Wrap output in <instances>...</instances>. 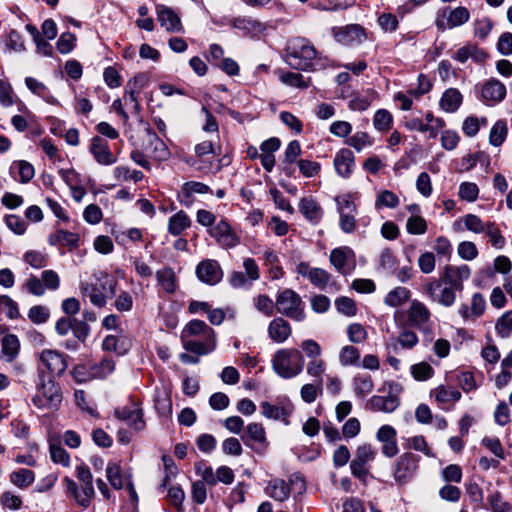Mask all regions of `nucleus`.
<instances>
[{"label": "nucleus", "instance_id": "nucleus-53", "mask_svg": "<svg viewBox=\"0 0 512 512\" xmlns=\"http://www.w3.org/2000/svg\"><path fill=\"white\" fill-rule=\"evenodd\" d=\"M470 18V13L466 7L460 6L450 11L447 18L449 27H457L466 23Z\"/></svg>", "mask_w": 512, "mask_h": 512}, {"label": "nucleus", "instance_id": "nucleus-38", "mask_svg": "<svg viewBox=\"0 0 512 512\" xmlns=\"http://www.w3.org/2000/svg\"><path fill=\"white\" fill-rule=\"evenodd\" d=\"M63 483L65 485L66 494L71 497L78 506L84 509L90 506L87 498L81 493V488L74 480L69 477H64Z\"/></svg>", "mask_w": 512, "mask_h": 512}, {"label": "nucleus", "instance_id": "nucleus-25", "mask_svg": "<svg viewBox=\"0 0 512 512\" xmlns=\"http://www.w3.org/2000/svg\"><path fill=\"white\" fill-rule=\"evenodd\" d=\"M80 237L77 233L67 230H57L48 237V243L51 246L61 245L73 251L79 247Z\"/></svg>", "mask_w": 512, "mask_h": 512}, {"label": "nucleus", "instance_id": "nucleus-24", "mask_svg": "<svg viewBox=\"0 0 512 512\" xmlns=\"http://www.w3.org/2000/svg\"><path fill=\"white\" fill-rule=\"evenodd\" d=\"M340 221L339 225L344 233H352L356 228V206L348 199L344 200L343 206L339 203Z\"/></svg>", "mask_w": 512, "mask_h": 512}, {"label": "nucleus", "instance_id": "nucleus-17", "mask_svg": "<svg viewBox=\"0 0 512 512\" xmlns=\"http://www.w3.org/2000/svg\"><path fill=\"white\" fill-rule=\"evenodd\" d=\"M40 362L54 375H61L67 368V362L63 354L56 350H44L40 354Z\"/></svg>", "mask_w": 512, "mask_h": 512}, {"label": "nucleus", "instance_id": "nucleus-54", "mask_svg": "<svg viewBox=\"0 0 512 512\" xmlns=\"http://www.w3.org/2000/svg\"><path fill=\"white\" fill-rule=\"evenodd\" d=\"M406 229L409 234L422 235L427 231V222L419 215H411L407 219Z\"/></svg>", "mask_w": 512, "mask_h": 512}, {"label": "nucleus", "instance_id": "nucleus-51", "mask_svg": "<svg viewBox=\"0 0 512 512\" xmlns=\"http://www.w3.org/2000/svg\"><path fill=\"white\" fill-rule=\"evenodd\" d=\"M50 457L51 460L56 464H61L64 467H68L70 464L69 453L61 446L60 443H50Z\"/></svg>", "mask_w": 512, "mask_h": 512}, {"label": "nucleus", "instance_id": "nucleus-11", "mask_svg": "<svg viewBox=\"0 0 512 512\" xmlns=\"http://www.w3.org/2000/svg\"><path fill=\"white\" fill-rule=\"evenodd\" d=\"M209 234L221 247L226 249L233 248L240 243V237L226 220H220L210 228Z\"/></svg>", "mask_w": 512, "mask_h": 512}, {"label": "nucleus", "instance_id": "nucleus-35", "mask_svg": "<svg viewBox=\"0 0 512 512\" xmlns=\"http://www.w3.org/2000/svg\"><path fill=\"white\" fill-rule=\"evenodd\" d=\"M411 296L409 289L398 286L387 293L384 298V303L390 307H398L406 303Z\"/></svg>", "mask_w": 512, "mask_h": 512}, {"label": "nucleus", "instance_id": "nucleus-48", "mask_svg": "<svg viewBox=\"0 0 512 512\" xmlns=\"http://www.w3.org/2000/svg\"><path fill=\"white\" fill-rule=\"evenodd\" d=\"M360 359L359 350L351 345L344 346L339 354V362L343 366H352L358 364Z\"/></svg>", "mask_w": 512, "mask_h": 512}, {"label": "nucleus", "instance_id": "nucleus-5", "mask_svg": "<svg viewBox=\"0 0 512 512\" xmlns=\"http://www.w3.org/2000/svg\"><path fill=\"white\" fill-rule=\"evenodd\" d=\"M275 308L278 313L296 322H301L306 317L301 296L289 288L278 293Z\"/></svg>", "mask_w": 512, "mask_h": 512}, {"label": "nucleus", "instance_id": "nucleus-43", "mask_svg": "<svg viewBox=\"0 0 512 512\" xmlns=\"http://www.w3.org/2000/svg\"><path fill=\"white\" fill-rule=\"evenodd\" d=\"M323 392L322 381H314L313 383L305 384L301 387L300 395L304 402L312 403Z\"/></svg>", "mask_w": 512, "mask_h": 512}, {"label": "nucleus", "instance_id": "nucleus-27", "mask_svg": "<svg viewBox=\"0 0 512 512\" xmlns=\"http://www.w3.org/2000/svg\"><path fill=\"white\" fill-rule=\"evenodd\" d=\"M232 26L246 34L259 35L265 30V25L251 16H239L232 20Z\"/></svg>", "mask_w": 512, "mask_h": 512}, {"label": "nucleus", "instance_id": "nucleus-59", "mask_svg": "<svg viewBox=\"0 0 512 512\" xmlns=\"http://www.w3.org/2000/svg\"><path fill=\"white\" fill-rule=\"evenodd\" d=\"M346 143L358 152L373 144L372 139L366 132H357L346 140Z\"/></svg>", "mask_w": 512, "mask_h": 512}, {"label": "nucleus", "instance_id": "nucleus-56", "mask_svg": "<svg viewBox=\"0 0 512 512\" xmlns=\"http://www.w3.org/2000/svg\"><path fill=\"white\" fill-rule=\"evenodd\" d=\"M495 329L498 335L502 338H507L512 333V310L504 313L495 324Z\"/></svg>", "mask_w": 512, "mask_h": 512}, {"label": "nucleus", "instance_id": "nucleus-4", "mask_svg": "<svg viewBox=\"0 0 512 512\" xmlns=\"http://www.w3.org/2000/svg\"><path fill=\"white\" fill-rule=\"evenodd\" d=\"M386 395H374L370 398L367 406L371 411L391 413L400 405L399 395L402 393V386L394 381L385 382L380 389Z\"/></svg>", "mask_w": 512, "mask_h": 512}, {"label": "nucleus", "instance_id": "nucleus-55", "mask_svg": "<svg viewBox=\"0 0 512 512\" xmlns=\"http://www.w3.org/2000/svg\"><path fill=\"white\" fill-rule=\"evenodd\" d=\"M353 387L355 393L362 397L369 394L373 390L374 384L371 376L359 375L354 378Z\"/></svg>", "mask_w": 512, "mask_h": 512}, {"label": "nucleus", "instance_id": "nucleus-23", "mask_svg": "<svg viewBox=\"0 0 512 512\" xmlns=\"http://www.w3.org/2000/svg\"><path fill=\"white\" fill-rule=\"evenodd\" d=\"M291 333L289 322L282 317L273 319L268 325V335L273 342L283 343L291 336Z\"/></svg>", "mask_w": 512, "mask_h": 512}, {"label": "nucleus", "instance_id": "nucleus-9", "mask_svg": "<svg viewBox=\"0 0 512 512\" xmlns=\"http://www.w3.org/2000/svg\"><path fill=\"white\" fill-rule=\"evenodd\" d=\"M471 275V270L468 265L461 266H446L443 273L438 279L433 281H441L442 285L448 286L454 291H461L463 289V281L468 279Z\"/></svg>", "mask_w": 512, "mask_h": 512}, {"label": "nucleus", "instance_id": "nucleus-33", "mask_svg": "<svg viewBox=\"0 0 512 512\" xmlns=\"http://www.w3.org/2000/svg\"><path fill=\"white\" fill-rule=\"evenodd\" d=\"M262 409V415L268 419L273 420H281L285 425L289 424L288 417L291 414V411L276 405H272L267 401H264L260 404Z\"/></svg>", "mask_w": 512, "mask_h": 512}, {"label": "nucleus", "instance_id": "nucleus-22", "mask_svg": "<svg viewBox=\"0 0 512 512\" xmlns=\"http://www.w3.org/2000/svg\"><path fill=\"white\" fill-rule=\"evenodd\" d=\"M335 39L344 45H351L353 43H360L365 38L363 27L357 24L347 25L339 28L334 33Z\"/></svg>", "mask_w": 512, "mask_h": 512}, {"label": "nucleus", "instance_id": "nucleus-62", "mask_svg": "<svg viewBox=\"0 0 512 512\" xmlns=\"http://www.w3.org/2000/svg\"><path fill=\"white\" fill-rule=\"evenodd\" d=\"M463 223L467 230L480 234L485 231L487 222L484 223L479 216L467 214L463 217Z\"/></svg>", "mask_w": 512, "mask_h": 512}, {"label": "nucleus", "instance_id": "nucleus-30", "mask_svg": "<svg viewBox=\"0 0 512 512\" xmlns=\"http://www.w3.org/2000/svg\"><path fill=\"white\" fill-rule=\"evenodd\" d=\"M469 58L477 63H483L488 58V54L474 44H467L456 51L455 59L457 61L464 63Z\"/></svg>", "mask_w": 512, "mask_h": 512}, {"label": "nucleus", "instance_id": "nucleus-34", "mask_svg": "<svg viewBox=\"0 0 512 512\" xmlns=\"http://www.w3.org/2000/svg\"><path fill=\"white\" fill-rule=\"evenodd\" d=\"M462 103L461 93L455 89L450 88L444 92L440 100V106L443 110L449 113L455 112Z\"/></svg>", "mask_w": 512, "mask_h": 512}, {"label": "nucleus", "instance_id": "nucleus-21", "mask_svg": "<svg viewBox=\"0 0 512 512\" xmlns=\"http://www.w3.org/2000/svg\"><path fill=\"white\" fill-rule=\"evenodd\" d=\"M90 152L101 165H110L116 162L106 140L95 136L91 140Z\"/></svg>", "mask_w": 512, "mask_h": 512}, {"label": "nucleus", "instance_id": "nucleus-52", "mask_svg": "<svg viewBox=\"0 0 512 512\" xmlns=\"http://www.w3.org/2000/svg\"><path fill=\"white\" fill-rule=\"evenodd\" d=\"M487 501L492 512H512V505L503 500L502 495L498 491L492 492Z\"/></svg>", "mask_w": 512, "mask_h": 512}, {"label": "nucleus", "instance_id": "nucleus-63", "mask_svg": "<svg viewBox=\"0 0 512 512\" xmlns=\"http://www.w3.org/2000/svg\"><path fill=\"white\" fill-rule=\"evenodd\" d=\"M300 347L309 360L321 358L322 348L315 340H303L300 344Z\"/></svg>", "mask_w": 512, "mask_h": 512}, {"label": "nucleus", "instance_id": "nucleus-26", "mask_svg": "<svg viewBox=\"0 0 512 512\" xmlns=\"http://www.w3.org/2000/svg\"><path fill=\"white\" fill-rule=\"evenodd\" d=\"M76 477L80 482L81 493L87 498L89 504L95 495L93 486V476L90 469L85 465H79L76 467Z\"/></svg>", "mask_w": 512, "mask_h": 512}, {"label": "nucleus", "instance_id": "nucleus-16", "mask_svg": "<svg viewBox=\"0 0 512 512\" xmlns=\"http://www.w3.org/2000/svg\"><path fill=\"white\" fill-rule=\"evenodd\" d=\"M396 435V430L391 425H383L377 431L376 438L382 443V453L386 457L392 458L399 452Z\"/></svg>", "mask_w": 512, "mask_h": 512}, {"label": "nucleus", "instance_id": "nucleus-36", "mask_svg": "<svg viewBox=\"0 0 512 512\" xmlns=\"http://www.w3.org/2000/svg\"><path fill=\"white\" fill-rule=\"evenodd\" d=\"M191 225V220L184 211H179L170 217L168 222V231L174 236L180 235Z\"/></svg>", "mask_w": 512, "mask_h": 512}, {"label": "nucleus", "instance_id": "nucleus-41", "mask_svg": "<svg viewBox=\"0 0 512 512\" xmlns=\"http://www.w3.org/2000/svg\"><path fill=\"white\" fill-rule=\"evenodd\" d=\"M242 440L248 444V440L265 443L266 442V432L262 424L260 423H250L246 427V435L242 436Z\"/></svg>", "mask_w": 512, "mask_h": 512}, {"label": "nucleus", "instance_id": "nucleus-15", "mask_svg": "<svg viewBox=\"0 0 512 512\" xmlns=\"http://www.w3.org/2000/svg\"><path fill=\"white\" fill-rule=\"evenodd\" d=\"M196 275L201 282L215 285L223 278V271L218 261L206 259L197 265Z\"/></svg>", "mask_w": 512, "mask_h": 512}, {"label": "nucleus", "instance_id": "nucleus-2", "mask_svg": "<svg viewBox=\"0 0 512 512\" xmlns=\"http://www.w3.org/2000/svg\"><path fill=\"white\" fill-rule=\"evenodd\" d=\"M320 59L317 51L306 39L298 38L291 41L287 47L286 62L298 70H315Z\"/></svg>", "mask_w": 512, "mask_h": 512}, {"label": "nucleus", "instance_id": "nucleus-37", "mask_svg": "<svg viewBox=\"0 0 512 512\" xmlns=\"http://www.w3.org/2000/svg\"><path fill=\"white\" fill-rule=\"evenodd\" d=\"M159 285L166 293H174L176 290V276L172 268L165 267L156 272Z\"/></svg>", "mask_w": 512, "mask_h": 512}, {"label": "nucleus", "instance_id": "nucleus-29", "mask_svg": "<svg viewBox=\"0 0 512 512\" xmlns=\"http://www.w3.org/2000/svg\"><path fill=\"white\" fill-rule=\"evenodd\" d=\"M430 318V311L420 301L413 300L408 309V319L411 325L419 328Z\"/></svg>", "mask_w": 512, "mask_h": 512}, {"label": "nucleus", "instance_id": "nucleus-49", "mask_svg": "<svg viewBox=\"0 0 512 512\" xmlns=\"http://www.w3.org/2000/svg\"><path fill=\"white\" fill-rule=\"evenodd\" d=\"M485 234L489 238L491 245L497 249L504 247L506 240L501 234L500 229L494 222L488 221L485 229Z\"/></svg>", "mask_w": 512, "mask_h": 512}, {"label": "nucleus", "instance_id": "nucleus-13", "mask_svg": "<svg viewBox=\"0 0 512 512\" xmlns=\"http://www.w3.org/2000/svg\"><path fill=\"white\" fill-rule=\"evenodd\" d=\"M330 263L341 274L350 273L355 267V253L347 247H338L330 253Z\"/></svg>", "mask_w": 512, "mask_h": 512}, {"label": "nucleus", "instance_id": "nucleus-1", "mask_svg": "<svg viewBox=\"0 0 512 512\" xmlns=\"http://www.w3.org/2000/svg\"><path fill=\"white\" fill-rule=\"evenodd\" d=\"M180 340L187 352L198 356L207 355L217 347L215 330L199 319H193L183 327Z\"/></svg>", "mask_w": 512, "mask_h": 512}, {"label": "nucleus", "instance_id": "nucleus-44", "mask_svg": "<svg viewBox=\"0 0 512 512\" xmlns=\"http://www.w3.org/2000/svg\"><path fill=\"white\" fill-rule=\"evenodd\" d=\"M126 339L119 338L113 335H108L104 338L102 342V348L105 351H114L119 355H123L127 352L128 348L126 347Z\"/></svg>", "mask_w": 512, "mask_h": 512}, {"label": "nucleus", "instance_id": "nucleus-31", "mask_svg": "<svg viewBox=\"0 0 512 512\" xmlns=\"http://www.w3.org/2000/svg\"><path fill=\"white\" fill-rule=\"evenodd\" d=\"M299 210L307 220L313 223H318L323 215L322 208L312 198H302L299 203Z\"/></svg>", "mask_w": 512, "mask_h": 512}, {"label": "nucleus", "instance_id": "nucleus-60", "mask_svg": "<svg viewBox=\"0 0 512 512\" xmlns=\"http://www.w3.org/2000/svg\"><path fill=\"white\" fill-rule=\"evenodd\" d=\"M392 115L385 109L376 111L373 118V125L379 131H387L391 128Z\"/></svg>", "mask_w": 512, "mask_h": 512}, {"label": "nucleus", "instance_id": "nucleus-45", "mask_svg": "<svg viewBox=\"0 0 512 512\" xmlns=\"http://www.w3.org/2000/svg\"><path fill=\"white\" fill-rule=\"evenodd\" d=\"M399 205V198L398 196L390 191V190H383L381 191L376 198L375 201V208L377 210L382 209L383 207L387 208H396Z\"/></svg>", "mask_w": 512, "mask_h": 512}, {"label": "nucleus", "instance_id": "nucleus-3", "mask_svg": "<svg viewBox=\"0 0 512 512\" xmlns=\"http://www.w3.org/2000/svg\"><path fill=\"white\" fill-rule=\"evenodd\" d=\"M274 372L283 379H291L302 373L304 356L296 348H282L272 358Z\"/></svg>", "mask_w": 512, "mask_h": 512}, {"label": "nucleus", "instance_id": "nucleus-64", "mask_svg": "<svg viewBox=\"0 0 512 512\" xmlns=\"http://www.w3.org/2000/svg\"><path fill=\"white\" fill-rule=\"evenodd\" d=\"M347 335L352 343H363L368 337L366 329L359 323L350 324L347 327Z\"/></svg>", "mask_w": 512, "mask_h": 512}, {"label": "nucleus", "instance_id": "nucleus-10", "mask_svg": "<svg viewBox=\"0 0 512 512\" xmlns=\"http://www.w3.org/2000/svg\"><path fill=\"white\" fill-rule=\"evenodd\" d=\"M417 457L412 453L402 454L396 461L394 467V480L403 485L409 482L417 470Z\"/></svg>", "mask_w": 512, "mask_h": 512}, {"label": "nucleus", "instance_id": "nucleus-39", "mask_svg": "<svg viewBox=\"0 0 512 512\" xmlns=\"http://www.w3.org/2000/svg\"><path fill=\"white\" fill-rule=\"evenodd\" d=\"M431 393L440 404L457 402L461 399V393L457 389L444 385H439Z\"/></svg>", "mask_w": 512, "mask_h": 512}, {"label": "nucleus", "instance_id": "nucleus-47", "mask_svg": "<svg viewBox=\"0 0 512 512\" xmlns=\"http://www.w3.org/2000/svg\"><path fill=\"white\" fill-rule=\"evenodd\" d=\"M106 477L110 485L116 489H122L124 481L121 473V467L116 463H109L106 467Z\"/></svg>", "mask_w": 512, "mask_h": 512}, {"label": "nucleus", "instance_id": "nucleus-50", "mask_svg": "<svg viewBox=\"0 0 512 512\" xmlns=\"http://www.w3.org/2000/svg\"><path fill=\"white\" fill-rule=\"evenodd\" d=\"M507 135V125L504 121H497L490 130L489 142L493 146H500Z\"/></svg>", "mask_w": 512, "mask_h": 512}, {"label": "nucleus", "instance_id": "nucleus-18", "mask_svg": "<svg viewBox=\"0 0 512 512\" xmlns=\"http://www.w3.org/2000/svg\"><path fill=\"white\" fill-rule=\"evenodd\" d=\"M115 415L118 419L127 422L136 431H140L145 427L142 410L134 402L121 409H116Z\"/></svg>", "mask_w": 512, "mask_h": 512}, {"label": "nucleus", "instance_id": "nucleus-8", "mask_svg": "<svg viewBox=\"0 0 512 512\" xmlns=\"http://www.w3.org/2000/svg\"><path fill=\"white\" fill-rule=\"evenodd\" d=\"M376 450L371 444L359 445L355 451V456L350 463L351 474L361 481H366L369 476V463L375 459Z\"/></svg>", "mask_w": 512, "mask_h": 512}, {"label": "nucleus", "instance_id": "nucleus-20", "mask_svg": "<svg viewBox=\"0 0 512 512\" xmlns=\"http://www.w3.org/2000/svg\"><path fill=\"white\" fill-rule=\"evenodd\" d=\"M355 157L350 149H340L334 157V167L337 174L343 178H349L353 172Z\"/></svg>", "mask_w": 512, "mask_h": 512}, {"label": "nucleus", "instance_id": "nucleus-28", "mask_svg": "<svg viewBox=\"0 0 512 512\" xmlns=\"http://www.w3.org/2000/svg\"><path fill=\"white\" fill-rule=\"evenodd\" d=\"M20 351V341L14 334H7L1 340V358L11 363L18 356Z\"/></svg>", "mask_w": 512, "mask_h": 512}, {"label": "nucleus", "instance_id": "nucleus-40", "mask_svg": "<svg viewBox=\"0 0 512 512\" xmlns=\"http://www.w3.org/2000/svg\"><path fill=\"white\" fill-rule=\"evenodd\" d=\"M115 369V362L112 359L105 358L99 363L90 366V375L93 378H106Z\"/></svg>", "mask_w": 512, "mask_h": 512}, {"label": "nucleus", "instance_id": "nucleus-61", "mask_svg": "<svg viewBox=\"0 0 512 512\" xmlns=\"http://www.w3.org/2000/svg\"><path fill=\"white\" fill-rule=\"evenodd\" d=\"M23 260L35 269H40L47 265V256L39 251H27L23 255Z\"/></svg>", "mask_w": 512, "mask_h": 512}, {"label": "nucleus", "instance_id": "nucleus-7", "mask_svg": "<svg viewBox=\"0 0 512 512\" xmlns=\"http://www.w3.org/2000/svg\"><path fill=\"white\" fill-rule=\"evenodd\" d=\"M116 286L117 280L105 274L95 284H82L81 290L83 296L89 298L93 305L103 307L106 304L105 292L108 290L111 295H115Z\"/></svg>", "mask_w": 512, "mask_h": 512}, {"label": "nucleus", "instance_id": "nucleus-32", "mask_svg": "<svg viewBox=\"0 0 512 512\" xmlns=\"http://www.w3.org/2000/svg\"><path fill=\"white\" fill-rule=\"evenodd\" d=\"M266 492L274 500L283 502L289 498L291 490L284 480L274 479L269 482Z\"/></svg>", "mask_w": 512, "mask_h": 512}, {"label": "nucleus", "instance_id": "nucleus-57", "mask_svg": "<svg viewBox=\"0 0 512 512\" xmlns=\"http://www.w3.org/2000/svg\"><path fill=\"white\" fill-rule=\"evenodd\" d=\"M411 374L417 381H426L434 374V369L427 362H420L411 366Z\"/></svg>", "mask_w": 512, "mask_h": 512}, {"label": "nucleus", "instance_id": "nucleus-46", "mask_svg": "<svg viewBox=\"0 0 512 512\" xmlns=\"http://www.w3.org/2000/svg\"><path fill=\"white\" fill-rule=\"evenodd\" d=\"M148 135L150 137V144L153 146L155 159L159 161L166 160L169 157L170 152L165 143L151 130H148Z\"/></svg>", "mask_w": 512, "mask_h": 512}, {"label": "nucleus", "instance_id": "nucleus-6", "mask_svg": "<svg viewBox=\"0 0 512 512\" xmlns=\"http://www.w3.org/2000/svg\"><path fill=\"white\" fill-rule=\"evenodd\" d=\"M62 399L63 396L59 384L51 378L45 380L42 377L32 402L39 409L57 410L62 403Z\"/></svg>", "mask_w": 512, "mask_h": 512}, {"label": "nucleus", "instance_id": "nucleus-12", "mask_svg": "<svg viewBox=\"0 0 512 512\" xmlns=\"http://www.w3.org/2000/svg\"><path fill=\"white\" fill-rule=\"evenodd\" d=\"M426 294L439 304L450 307L456 300V291L448 286L442 285L441 281L429 280L424 288Z\"/></svg>", "mask_w": 512, "mask_h": 512}, {"label": "nucleus", "instance_id": "nucleus-14", "mask_svg": "<svg viewBox=\"0 0 512 512\" xmlns=\"http://www.w3.org/2000/svg\"><path fill=\"white\" fill-rule=\"evenodd\" d=\"M157 21L167 32L182 33L184 31L180 16L170 7L159 4L156 6Z\"/></svg>", "mask_w": 512, "mask_h": 512}, {"label": "nucleus", "instance_id": "nucleus-42", "mask_svg": "<svg viewBox=\"0 0 512 512\" xmlns=\"http://www.w3.org/2000/svg\"><path fill=\"white\" fill-rule=\"evenodd\" d=\"M34 479V472L26 468L19 469L10 474V481L19 488L30 486Z\"/></svg>", "mask_w": 512, "mask_h": 512}, {"label": "nucleus", "instance_id": "nucleus-58", "mask_svg": "<svg viewBox=\"0 0 512 512\" xmlns=\"http://www.w3.org/2000/svg\"><path fill=\"white\" fill-rule=\"evenodd\" d=\"M335 306L339 313L348 317H352L357 313L356 303L349 297L342 296L337 298L335 300Z\"/></svg>", "mask_w": 512, "mask_h": 512}, {"label": "nucleus", "instance_id": "nucleus-19", "mask_svg": "<svg viewBox=\"0 0 512 512\" xmlns=\"http://www.w3.org/2000/svg\"><path fill=\"white\" fill-rule=\"evenodd\" d=\"M506 96V87L498 79L488 80L482 87V98L487 105H495Z\"/></svg>", "mask_w": 512, "mask_h": 512}]
</instances>
